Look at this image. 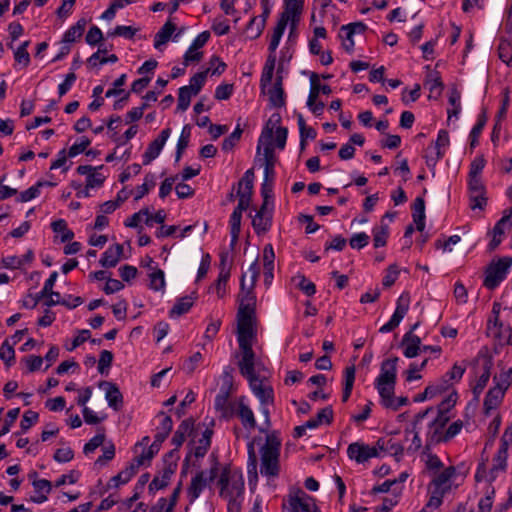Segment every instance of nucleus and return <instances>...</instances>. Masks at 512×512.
Segmentation results:
<instances>
[{"instance_id":"1","label":"nucleus","mask_w":512,"mask_h":512,"mask_svg":"<svg viewBox=\"0 0 512 512\" xmlns=\"http://www.w3.org/2000/svg\"><path fill=\"white\" fill-rule=\"evenodd\" d=\"M281 439L275 431L265 437L260 453V473L267 478H276L280 474Z\"/></svg>"},{"instance_id":"2","label":"nucleus","mask_w":512,"mask_h":512,"mask_svg":"<svg viewBox=\"0 0 512 512\" xmlns=\"http://www.w3.org/2000/svg\"><path fill=\"white\" fill-rule=\"evenodd\" d=\"M455 476L456 469L454 466H449L434 474L429 484L430 498L426 503V508H438L442 504L443 497L452 489Z\"/></svg>"},{"instance_id":"3","label":"nucleus","mask_w":512,"mask_h":512,"mask_svg":"<svg viewBox=\"0 0 512 512\" xmlns=\"http://www.w3.org/2000/svg\"><path fill=\"white\" fill-rule=\"evenodd\" d=\"M222 417L230 419L236 416L244 429L251 431L257 426L256 418L252 408L250 407L247 397L240 396L231 401L226 407L218 410Z\"/></svg>"},{"instance_id":"4","label":"nucleus","mask_w":512,"mask_h":512,"mask_svg":"<svg viewBox=\"0 0 512 512\" xmlns=\"http://www.w3.org/2000/svg\"><path fill=\"white\" fill-rule=\"evenodd\" d=\"M282 512H321L315 499L300 488H292L284 497Z\"/></svg>"},{"instance_id":"5","label":"nucleus","mask_w":512,"mask_h":512,"mask_svg":"<svg viewBox=\"0 0 512 512\" xmlns=\"http://www.w3.org/2000/svg\"><path fill=\"white\" fill-rule=\"evenodd\" d=\"M218 484L220 486V496L223 498L241 497L244 492L242 472L232 470L228 466L223 468Z\"/></svg>"},{"instance_id":"6","label":"nucleus","mask_w":512,"mask_h":512,"mask_svg":"<svg viewBox=\"0 0 512 512\" xmlns=\"http://www.w3.org/2000/svg\"><path fill=\"white\" fill-rule=\"evenodd\" d=\"M512 267V257H501L492 261L485 271L483 285L490 290L497 288L507 277Z\"/></svg>"},{"instance_id":"7","label":"nucleus","mask_w":512,"mask_h":512,"mask_svg":"<svg viewBox=\"0 0 512 512\" xmlns=\"http://www.w3.org/2000/svg\"><path fill=\"white\" fill-rule=\"evenodd\" d=\"M214 458V463L209 470V475L206 476L204 471H199L196 475L191 479L190 485L187 489V496L189 498L190 503H193L196 499L199 498L200 494L207 487L209 483L214 481L218 474V461L214 455H211Z\"/></svg>"},{"instance_id":"8","label":"nucleus","mask_w":512,"mask_h":512,"mask_svg":"<svg viewBox=\"0 0 512 512\" xmlns=\"http://www.w3.org/2000/svg\"><path fill=\"white\" fill-rule=\"evenodd\" d=\"M255 312L249 313L238 311L237 313V341L243 343H254L256 340Z\"/></svg>"},{"instance_id":"9","label":"nucleus","mask_w":512,"mask_h":512,"mask_svg":"<svg viewBox=\"0 0 512 512\" xmlns=\"http://www.w3.org/2000/svg\"><path fill=\"white\" fill-rule=\"evenodd\" d=\"M177 460L176 450H171L164 457V468L160 475L154 477V479L149 484V490L151 492L163 489L168 486L171 476L175 473L177 469Z\"/></svg>"},{"instance_id":"10","label":"nucleus","mask_w":512,"mask_h":512,"mask_svg":"<svg viewBox=\"0 0 512 512\" xmlns=\"http://www.w3.org/2000/svg\"><path fill=\"white\" fill-rule=\"evenodd\" d=\"M254 177V170L251 168L244 173L243 177L238 182L237 196L239 201L237 207L234 209L235 212L242 214L249 208L253 192Z\"/></svg>"},{"instance_id":"11","label":"nucleus","mask_w":512,"mask_h":512,"mask_svg":"<svg viewBox=\"0 0 512 512\" xmlns=\"http://www.w3.org/2000/svg\"><path fill=\"white\" fill-rule=\"evenodd\" d=\"M433 413H434L433 407H428L424 411L418 413L415 416V419L412 423L411 429L407 428L405 430L406 439H408L410 434L413 435L411 444L407 447L408 453H414L422 447V440L420 438V433L422 431H424V421L430 414H433Z\"/></svg>"},{"instance_id":"12","label":"nucleus","mask_w":512,"mask_h":512,"mask_svg":"<svg viewBox=\"0 0 512 512\" xmlns=\"http://www.w3.org/2000/svg\"><path fill=\"white\" fill-rule=\"evenodd\" d=\"M213 435V430L211 428H205V430L202 432L201 437L198 440H193V446L189 452V454L186 456L181 475H186L187 468L189 465V459L191 455H194L196 458H203L206 453L208 452L210 446H211V438Z\"/></svg>"},{"instance_id":"13","label":"nucleus","mask_w":512,"mask_h":512,"mask_svg":"<svg viewBox=\"0 0 512 512\" xmlns=\"http://www.w3.org/2000/svg\"><path fill=\"white\" fill-rule=\"evenodd\" d=\"M410 306V295L408 293H402L396 302V309L390 318V320L384 324L380 329L379 332L381 333H388L393 331L395 328H397L402 321V319L405 317L409 310Z\"/></svg>"},{"instance_id":"14","label":"nucleus","mask_w":512,"mask_h":512,"mask_svg":"<svg viewBox=\"0 0 512 512\" xmlns=\"http://www.w3.org/2000/svg\"><path fill=\"white\" fill-rule=\"evenodd\" d=\"M253 343H246L239 345L241 350V359L238 362V367L241 375L247 380L256 376V355L253 351Z\"/></svg>"},{"instance_id":"15","label":"nucleus","mask_w":512,"mask_h":512,"mask_svg":"<svg viewBox=\"0 0 512 512\" xmlns=\"http://www.w3.org/2000/svg\"><path fill=\"white\" fill-rule=\"evenodd\" d=\"M303 9V0H284V11L281 13L278 20L287 26L291 22V33L295 31L299 22L300 14Z\"/></svg>"},{"instance_id":"16","label":"nucleus","mask_w":512,"mask_h":512,"mask_svg":"<svg viewBox=\"0 0 512 512\" xmlns=\"http://www.w3.org/2000/svg\"><path fill=\"white\" fill-rule=\"evenodd\" d=\"M348 457L357 463H364L371 458L380 457L378 446H369L364 443H351L347 448Z\"/></svg>"},{"instance_id":"17","label":"nucleus","mask_w":512,"mask_h":512,"mask_svg":"<svg viewBox=\"0 0 512 512\" xmlns=\"http://www.w3.org/2000/svg\"><path fill=\"white\" fill-rule=\"evenodd\" d=\"M250 389L259 399L260 404L270 405L274 402V391L271 385L265 383L258 375L247 380Z\"/></svg>"},{"instance_id":"18","label":"nucleus","mask_w":512,"mask_h":512,"mask_svg":"<svg viewBox=\"0 0 512 512\" xmlns=\"http://www.w3.org/2000/svg\"><path fill=\"white\" fill-rule=\"evenodd\" d=\"M424 431H426V451H430L432 445L442 441L445 442L446 431H444V426L432 421L429 416L424 421Z\"/></svg>"},{"instance_id":"19","label":"nucleus","mask_w":512,"mask_h":512,"mask_svg":"<svg viewBox=\"0 0 512 512\" xmlns=\"http://www.w3.org/2000/svg\"><path fill=\"white\" fill-rule=\"evenodd\" d=\"M477 362H481L482 373L478 377L476 384L473 387V393L475 396H479L484 388L486 387L493 368V359L491 356L479 354L476 359Z\"/></svg>"},{"instance_id":"20","label":"nucleus","mask_w":512,"mask_h":512,"mask_svg":"<svg viewBox=\"0 0 512 512\" xmlns=\"http://www.w3.org/2000/svg\"><path fill=\"white\" fill-rule=\"evenodd\" d=\"M171 135V129L165 128L161 131L159 136L153 140L148 148L146 149L144 155H143V164L148 165L150 162H152L154 159H156L161 150L163 149L167 139Z\"/></svg>"},{"instance_id":"21","label":"nucleus","mask_w":512,"mask_h":512,"mask_svg":"<svg viewBox=\"0 0 512 512\" xmlns=\"http://www.w3.org/2000/svg\"><path fill=\"white\" fill-rule=\"evenodd\" d=\"M457 401V392L453 390L439 405L437 408V415L435 417H430L432 421L437 424H441L442 426H446L450 417L448 416L449 410L456 404Z\"/></svg>"},{"instance_id":"22","label":"nucleus","mask_w":512,"mask_h":512,"mask_svg":"<svg viewBox=\"0 0 512 512\" xmlns=\"http://www.w3.org/2000/svg\"><path fill=\"white\" fill-rule=\"evenodd\" d=\"M222 386L214 400V407L218 411L226 407L229 402L230 393L233 387V377L229 372H224L222 376Z\"/></svg>"},{"instance_id":"23","label":"nucleus","mask_w":512,"mask_h":512,"mask_svg":"<svg viewBox=\"0 0 512 512\" xmlns=\"http://www.w3.org/2000/svg\"><path fill=\"white\" fill-rule=\"evenodd\" d=\"M398 357L386 359L381 364L380 374L375 382L396 384Z\"/></svg>"},{"instance_id":"24","label":"nucleus","mask_w":512,"mask_h":512,"mask_svg":"<svg viewBox=\"0 0 512 512\" xmlns=\"http://www.w3.org/2000/svg\"><path fill=\"white\" fill-rule=\"evenodd\" d=\"M246 274L242 275L241 278V301L238 311H244L249 313L255 312V306H256V296L253 292V288L246 287L245 283Z\"/></svg>"},{"instance_id":"25","label":"nucleus","mask_w":512,"mask_h":512,"mask_svg":"<svg viewBox=\"0 0 512 512\" xmlns=\"http://www.w3.org/2000/svg\"><path fill=\"white\" fill-rule=\"evenodd\" d=\"M401 346L405 357L414 358L421 352V339L412 331H408L402 338Z\"/></svg>"},{"instance_id":"26","label":"nucleus","mask_w":512,"mask_h":512,"mask_svg":"<svg viewBox=\"0 0 512 512\" xmlns=\"http://www.w3.org/2000/svg\"><path fill=\"white\" fill-rule=\"evenodd\" d=\"M194 428V422L192 419H185L183 420L180 425L177 427V430L175 431L171 443L175 446L176 450V456H178V448L182 446L184 443L186 436L190 435Z\"/></svg>"},{"instance_id":"27","label":"nucleus","mask_w":512,"mask_h":512,"mask_svg":"<svg viewBox=\"0 0 512 512\" xmlns=\"http://www.w3.org/2000/svg\"><path fill=\"white\" fill-rule=\"evenodd\" d=\"M123 254V246L121 244H114L109 246L102 254L100 264L103 267H115Z\"/></svg>"},{"instance_id":"28","label":"nucleus","mask_w":512,"mask_h":512,"mask_svg":"<svg viewBox=\"0 0 512 512\" xmlns=\"http://www.w3.org/2000/svg\"><path fill=\"white\" fill-rule=\"evenodd\" d=\"M310 84H311V87H310V92H309V96H308V99H307V106H311L312 103H314L319 95H321V93L325 94V95H328L331 93V88L329 85H321L320 82H319V76L316 74V73H312L311 76H310Z\"/></svg>"},{"instance_id":"29","label":"nucleus","mask_w":512,"mask_h":512,"mask_svg":"<svg viewBox=\"0 0 512 512\" xmlns=\"http://www.w3.org/2000/svg\"><path fill=\"white\" fill-rule=\"evenodd\" d=\"M157 416L161 418V421L156 428L154 440L162 444L167 439L173 428V421L172 418L166 415L164 412H159Z\"/></svg>"},{"instance_id":"30","label":"nucleus","mask_w":512,"mask_h":512,"mask_svg":"<svg viewBox=\"0 0 512 512\" xmlns=\"http://www.w3.org/2000/svg\"><path fill=\"white\" fill-rule=\"evenodd\" d=\"M508 447L500 446L497 454L492 459L490 470L491 479H495L499 472L505 471L507 467Z\"/></svg>"},{"instance_id":"31","label":"nucleus","mask_w":512,"mask_h":512,"mask_svg":"<svg viewBox=\"0 0 512 512\" xmlns=\"http://www.w3.org/2000/svg\"><path fill=\"white\" fill-rule=\"evenodd\" d=\"M106 389V400L108 405L114 410L118 411L123 406V396L119 390V388L110 382H105Z\"/></svg>"},{"instance_id":"32","label":"nucleus","mask_w":512,"mask_h":512,"mask_svg":"<svg viewBox=\"0 0 512 512\" xmlns=\"http://www.w3.org/2000/svg\"><path fill=\"white\" fill-rule=\"evenodd\" d=\"M175 30H176V26L171 21H167L160 28V30L155 34V37H154L155 49L161 50L162 46H164L170 40V38Z\"/></svg>"},{"instance_id":"33","label":"nucleus","mask_w":512,"mask_h":512,"mask_svg":"<svg viewBox=\"0 0 512 512\" xmlns=\"http://www.w3.org/2000/svg\"><path fill=\"white\" fill-rule=\"evenodd\" d=\"M505 392L496 386L489 389L484 399V409L486 413L497 408L504 397Z\"/></svg>"},{"instance_id":"34","label":"nucleus","mask_w":512,"mask_h":512,"mask_svg":"<svg viewBox=\"0 0 512 512\" xmlns=\"http://www.w3.org/2000/svg\"><path fill=\"white\" fill-rule=\"evenodd\" d=\"M378 452H386L392 456L401 457L404 452L403 446L392 439L380 438L377 441Z\"/></svg>"},{"instance_id":"35","label":"nucleus","mask_w":512,"mask_h":512,"mask_svg":"<svg viewBox=\"0 0 512 512\" xmlns=\"http://www.w3.org/2000/svg\"><path fill=\"white\" fill-rule=\"evenodd\" d=\"M412 216L418 231L425 228V201L422 197H417L412 206Z\"/></svg>"},{"instance_id":"36","label":"nucleus","mask_w":512,"mask_h":512,"mask_svg":"<svg viewBox=\"0 0 512 512\" xmlns=\"http://www.w3.org/2000/svg\"><path fill=\"white\" fill-rule=\"evenodd\" d=\"M86 20L79 19L74 25H72L63 35L62 43L71 44L79 39L85 30Z\"/></svg>"},{"instance_id":"37","label":"nucleus","mask_w":512,"mask_h":512,"mask_svg":"<svg viewBox=\"0 0 512 512\" xmlns=\"http://www.w3.org/2000/svg\"><path fill=\"white\" fill-rule=\"evenodd\" d=\"M424 85L428 87L431 94L440 96L443 89V83L439 72L436 70H429L426 75Z\"/></svg>"},{"instance_id":"38","label":"nucleus","mask_w":512,"mask_h":512,"mask_svg":"<svg viewBox=\"0 0 512 512\" xmlns=\"http://www.w3.org/2000/svg\"><path fill=\"white\" fill-rule=\"evenodd\" d=\"M269 100L274 107H282L285 105L284 90L282 88V78L278 77L274 87L269 90Z\"/></svg>"},{"instance_id":"39","label":"nucleus","mask_w":512,"mask_h":512,"mask_svg":"<svg viewBox=\"0 0 512 512\" xmlns=\"http://www.w3.org/2000/svg\"><path fill=\"white\" fill-rule=\"evenodd\" d=\"M255 441H256V439L249 442L247 445V452H248L247 473H248L249 480H251L252 477L255 479H257V477H258V473H257L258 459H257L255 447H254Z\"/></svg>"},{"instance_id":"40","label":"nucleus","mask_w":512,"mask_h":512,"mask_svg":"<svg viewBox=\"0 0 512 512\" xmlns=\"http://www.w3.org/2000/svg\"><path fill=\"white\" fill-rule=\"evenodd\" d=\"M58 273L56 271L52 272L49 278L45 281L42 290L36 295L35 303L32 307H35L39 299L47 296H55L56 298L60 297L58 292L53 291V286L57 280Z\"/></svg>"},{"instance_id":"41","label":"nucleus","mask_w":512,"mask_h":512,"mask_svg":"<svg viewBox=\"0 0 512 512\" xmlns=\"http://www.w3.org/2000/svg\"><path fill=\"white\" fill-rule=\"evenodd\" d=\"M272 225V215L256 213L252 219V226L256 234L266 233Z\"/></svg>"},{"instance_id":"42","label":"nucleus","mask_w":512,"mask_h":512,"mask_svg":"<svg viewBox=\"0 0 512 512\" xmlns=\"http://www.w3.org/2000/svg\"><path fill=\"white\" fill-rule=\"evenodd\" d=\"M375 387L381 397L382 405L387 408L394 397L395 384L375 382Z\"/></svg>"},{"instance_id":"43","label":"nucleus","mask_w":512,"mask_h":512,"mask_svg":"<svg viewBox=\"0 0 512 512\" xmlns=\"http://www.w3.org/2000/svg\"><path fill=\"white\" fill-rule=\"evenodd\" d=\"M138 467L131 465L113 476L109 481V487H118L120 484L128 483L132 477L136 474V469Z\"/></svg>"},{"instance_id":"44","label":"nucleus","mask_w":512,"mask_h":512,"mask_svg":"<svg viewBox=\"0 0 512 512\" xmlns=\"http://www.w3.org/2000/svg\"><path fill=\"white\" fill-rule=\"evenodd\" d=\"M161 445L162 444L154 440L153 443L136 458V467L146 463L149 464L153 457L159 452Z\"/></svg>"},{"instance_id":"45","label":"nucleus","mask_w":512,"mask_h":512,"mask_svg":"<svg viewBox=\"0 0 512 512\" xmlns=\"http://www.w3.org/2000/svg\"><path fill=\"white\" fill-rule=\"evenodd\" d=\"M241 219L242 214L233 211L230 216V234H231V246H235L238 242L239 235L241 232Z\"/></svg>"},{"instance_id":"46","label":"nucleus","mask_w":512,"mask_h":512,"mask_svg":"<svg viewBox=\"0 0 512 512\" xmlns=\"http://www.w3.org/2000/svg\"><path fill=\"white\" fill-rule=\"evenodd\" d=\"M275 63H276V57H275L274 53L270 52V55L268 56V58L266 60V63H265V66L263 68L262 75H261V85L262 86H266L271 83L272 78H273Z\"/></svg>"},{"instance_id":"47","label":"nucleus","mask_w":512,"mask_h":512,"mask_svg":"<svg viewBox=\"0 0 512 512\" xmlns=\"http://www.w3.org/2000/svg\"><path fill=\"white\" fill-rule=\"evenodd\" d=\"M487 122V116L485 112L481 113L478 116L477 123L472 128L469 138H470V146L471 148H475L478 145V138L482 133V130Z\"/></svg>"},{"instance_id":"48","label":"nucleus","mask_w":512,"mask_h":512,"mask_svg":"<svg viewBox=\"0 0 512 512\" xmlns=\"http://www.w3.org/2000/svg\"><path fill=\"white\" fill-rule=\"evenodd\" d=\"M51 228L55 233H61V242H68L74 237V232L67 228V223L63 219L52 222Z\"/></svg>"},{"instance_id":"49","label":"nucleus","mask_w":512,"mask_h":512,"mask_svg":"<svg viewBox=\"0 0 512 512\" xmlns=\"http://www.w3.org/2000/svg\"><path fill=\"white\" fill-rule=\"evenodd\" d=\"M193 305V299L191 297H182L172 307L169 314L171 317L180 316L187 313Z\"/></svg>"},{"instance_id":"50","label":"nucleus","mask_w":512,"mask_h":512,"mask_svg":"<svg viewBox=\"0 0 512 512\" xmlns=\"http://www.w3.org/2000/svg\"><path fill=\"white\" fill-rule=\"evenodd\" d=\"M0 359L7 367L12 366L15 362V351L13 345H11L7 339L0 346Z\"/></svg>"},{"instance_id":"51","label":"nucleus","mask_w":512,"mask_h":512,"mask_svg":"<svg viewBox=\"0 0 512 512\" xmlns=\"http://www.w3.org/2000/svg\"><path fill=\"white\" fill-rule=\"evenodd\" d=\"M449 143L450 139L448 132L446 130H440L435 142V147L437 149L435 161L440 160L444 156L445 149L449 146Z\"/></svg>"},{"instance_id":"52","label":"nucleus","mask_w":512,"mask_h":512,"mask_svg":"<svg viewBox=\"0 0 512 512\" xmlns=\"http://www.w3.org/2000/svg\"><path fill=\"white\" fill-rule=\"evenodd\" d=\"M210 72V69L205 71L196 73L194 76L190 78L189 85L186 86L190 89L194 95H197L205 84L207 74Z\"/></svg>"},{"instance_id":"53","label":"nucleus","mask_w":512,"mask_h":512,"mask_svg":"<svg viewBox=\"0 0 512 512\" xmlns=\"http://www.w3.org/2000/svg\"><path fill=\"white\" fill-rule=\"evenodd\" d=\"M264 28L265 20H258L257 17H253L246 27V32L249 38L256 39L262 34Z\"/></svg>"},{"instance_id":"54","label":"nucleus","mask_w":512,"mask_h":512,"mask_svg":"<svg viewBox=\"0 0 512 512\" xmlns=\"http://www.w3.org/2000/svg\"><path fill=\"white\" fill-rule=\"evenodd\" d=\"M498 57L507 65L512 62V44L507 39H501L498 45Z\"/></svg>"},{"instance_id":"55","label":"nucleus","mask_w":512,"mask_h":512,"mask_svg":"<svg viewBox=\"0 0 512 512\" xmlns=\"http://www.w3.org/2000/svg\"><path fill=\"white\" fill-rule=\"evenodd\" d=\"M149 287L155 291L164 290L165 288V277L164 272L161 269H155L149 274Z\"/></svg>"},{"instance_id":"56","label":"nucleus","mask_w":512,"mask_h":512,"mask_svg":"<svg viewBox=\"0 0 512 512\" xmlns=\"http://www.w3.org/2000/svg\"><path fill=\"white\" fill-rule=\"evenodd\" d=\"M372 232L374 247L379 248L385 246L388 238V226L382 224L375 227Z\"/></svg>"},{"instance_id":"57","label":"nucleus","mask_w":512,"mask_h":512,"mask_svg":"<svg viewBox=\"0 0 512 512\" xmlns=\"http://www.w3.org/2000/svg\"><path fill=\"white\" fill-rule=\"evenodd\" d=\"M243 130L240 127V124L236 126L234 131L226 137L222 142V150L228 152L231 151L235 145L239 142Z\"/></svg>"},{"instance_id":"58","label":"nucleus","mask_w":512,"mask_h":512,"mask_svg":"<svg viewBox=\"0 0 512 512\" xmlns=\"http://www.w3.org/2000/svg\"><path fill=\"white\" fill-rule=\"evenodd\" d=\"M192 96L195 95L190 89H188L186 86L181 87L178 93L177 109L180 111H186L190 106Z\"/></svg>"},{"instance_id":"59","label":"nucleus","mask_w":512,"mask_h":512,"mask_svg":"<svg viewBox=\"0 0 512 512\" xmlns=\"http://www.w3.org/2000/svg\"><path fill=\"white\" fill-rule=\"evenodd\" d=\"M495 386L501 388L504 392L510 387L512 383V369L502 371L498 376L493 378Z\"/></svg>"},{"instance_id":"60","label":"nucleus","mask_w":512,"mask_h":512,"mask_svg":"<svg viewBox=\"0 0 512 512\" xmlns=\"http://www.w3.org/2000/svg\"><path fill=\"white\" fill-rule=\"evenodd\" d=\"M155 186V180L154 175L149 173L145 176L144 183L137 187L136 195L134 199L140 200L142 197H144L150 189H152Z\"/></svg>"},{"instance_id":"61","label":"nucleus","mask_w":512,"mask_h":512,"mask_svg":"<svg viewBox=\"0 0 512 512\" xmlns=\"http://www.w3.org/2000/svg\"><path fill=\"white\" fill-rule=\"evenodd\" d=\"M452 383L447 379L445 375H443L440 379L436 380L434 383L428 385L429 388H432V393L436 397L446 391H448L452 387Z\"/></svg>"},{"instance_id":"62","label":"nucleus","mask_w":512,"mask_h":512,"mask_svg":"<svg viewBox=\"0 0 512 512\" xmlns=\"http://www.w3.org/2000/svg\"><path fill=\"white\" fill-rule=\"evenodd\" d=\"M466 371V365L464 363L458 364L455 363L450 371L446 372L444 375L447 379L453 384L454 382H459L464 373Z\"/></svg>"},{"instance_id":"63","label":"nucleus","mask_w":512,"mask_h":512,"mask_svg":"<svg viewBox=\"0 0 512 512\" xmlns=\"http://www.w3.org/2000/svg\"><path fill=\"white\" fill-rule=\"evenodd\" d=\"M113 361V354L108 350H102L98 360V372L100 374L106 373Z\"/></svg>"},{"instance_id":"64","label":"nucleus","mask_w":512,"mask_h":512,"mask_svg":"<svg viewBox=\"0 0 512 512\" xmlns=\"http://www.w3.org/2000/svg\"><path fill=\"white\" fill-rule=\"evenodd\" d=\"M39 419V414L35 411L28 410L24 413L20 422L21 430L28 431Z\"/></svg>"}]
</instances>
